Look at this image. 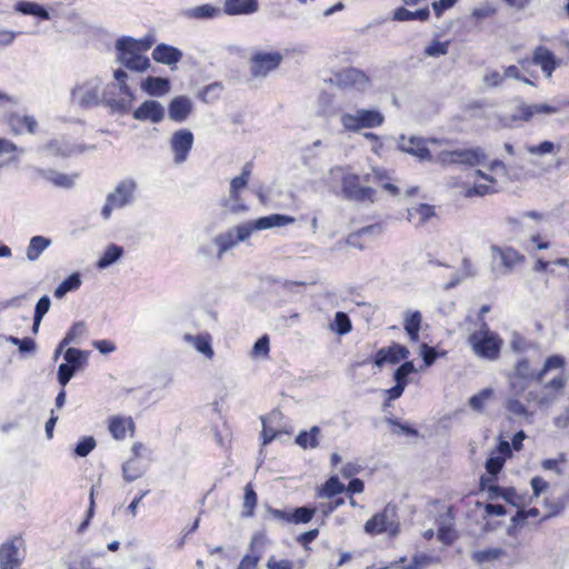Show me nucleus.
Returning a JSON list of instances; mask_svg holds the SVG:
<instances>
[{"mask_svg":"<svg viewBox=\"0 0 569 569\" xmlns=\"http://www.w3.org/2000/svg\"><path fill=\"white\" fill-rule=\"evenodd\" d=\"M293 222V217L272 213L269 216L260 217L256 220H249L237 224L227 231L217 234L212 239L213 244H216L218 248L217 258L220 260L227 251L233 249L240 242H246L256 231L286 227L288 224H292Z\"/></svg>","mask_w":569,"mask_h":569,"instance_id":"f257e3e1","label":"nucleus"},{"mask_svg":"<svg viewBox=\"0 0 569 569\" xmlns=\"http://www.w3.org/2000/svg\"><path fill=\"white\" fill-rule=\"evenodd\" d=\"M128 80V72L118 68L113 71V81L108 83L102 81L101 106L108 108L112 113H128L136 99Z\"/></svg>","mask_w":569,"mask_h":569,"instance_id":"f03ea898","label":"nucleus"},{"mask_svg":"<svg viewBox=\"0 0 569 569\" xmlns=\"http://www.w3.org/2000/svg\"><path fill=\"white\" fill-rule=\"evenodd\" d=\"M151 46L152 41L147 38L137 40L131 37H121L114 44L116 61L131 71L144 72L150 68V60L144 53Z\"/></svg>","mask_w":569,"mask_h":569,"instance_id":"7ed1b4c3","label":"nucleus"},{"mask_svg":"<svg viewBox=\"0 0 569 569\" xmlns=\"http://www.w3.org/2000/svg\"><path fill=\"white\" fill-rule=\"evenodd\" d=\"M339 121L346 131L359 132L362 129L381 127L385 116L377 108H346L339 111Z\"/></svg>","mask_w":569,"mask_h":569,"instance_id":"20e7f679","label":"nucleus"},{"mask_svg":"<svg viewBox=\"0 0 569 569\" xmlns=\"http://www.w3.org/2000/svg\"><path fill=\"white\" fill-rule=\"evenodd\" d=\"M502 339L498 333L491 331L486 322H481L480 328L469 335L468 345L472 352L482 359L495 361L500 356Z\"/></svg>","mask_w":569,"mask_h":569,"instance_id":"39448f33","label":"nucleus"},{"mask_svg":"<svg viewBox=\"0 0 569 569\" xmlns=\"http://www.w3.org/2000/svg\"><path fill=\"white\" fill-rule=\"evenodd\" d=\"M102 79L92 76L78 81L71 90V101L82 109L101 106Z\"/></svg>","mask_w":569,"mask_h":569,"instance_id":"423d86ee","label":"nucleus"},{"mask_svg":"<svg viewBox=\"0 0 569 569\" xmlns=\"http://www.w3.org/2000/svg\"><path fill=\"white\" fill-rule=\"evenodd\" d=\"M330 173L341 179L342 193L346 199L358 202H373L375 189L360 186V177L358 174L348 172L342 167L331 169Z\"/></svg>","mask_w":569,"mask_h":569,"instance_id":"0eeeda50","label":"nucleus"},{"mask_svg":"<svg viewBox=\"0 0 569 569\" xmlns=\"http://www.w3.org/2000/svg\"><path fill=\"white\" fill-rule=\"evenodd\" d=\"M137 190V182L133 179L120 181L116 188L107 194L106 203L101 209V217L104 220L110 219L112 211L129 206Z\"/></svg>","mask_w":569,"mask_h":569,"instance_id":"6e6552de","label":"nucleus"},{"mask_svg":"<svg viewBox=\"0 0 569 569\" xmlns=\"http://www.w3.org/2000/svg\"><path fill=\"white\" fill-rule=\"evenodd\" d=\"M399 528L397 508L390 503L365 523V532L370 536L388 533L390 537H395L398 535Z\"/></svg>","mask_w":569,"mask_h":569,"instance_id":"1a4fd4ad","label":"nucleus"},{"mask_svg":"<svg viewBox=\"0 0 569 569\" xmlns=\"http://www.w3.org/2000/svg\"><path fill=\"white\" fill-rule=\"evenodd\" d=\"M26 558L24 540L21 537H13L0 547V568L20 569Z\"/></svg>","mask_w":569,"mask_h":569,"instance_id":"9d476101","label":"nucleus"},{"mask_svg":"<svg viewBox=\"0 0 569 569\" xmlns=\"http://www.w3.org/2000/svg\"><path fill=\"white\" fill-rule=\"evenodd\" d=\"M562 63V60L557 58L555 53L545 46H538L532 52L531 59H523L520 64L523 69L528 64L540 67L543 76L547 79L552 77L553 71Z\"/></svg>","mask_w":569,"mask_h":569,"instance_id":"9b49d317","label":"nucleus"},{"mask_svg":"<svg viewBox=\"0 0 569 569\" xmlns=\"http://www.w3.org/2000/svg\"><path fill=\"white\" fill-rule=\"evenodd\" d=\"M193 142L194 137L189 129H179L171 134L169 147L174 164H181L188 160Z\"/></svg>","mask_w":569,"mask_h":569,"instance_id":"f8f14e48","label":"nucleus"},{"mask_svg":"<svg viewBox=\"0 0 569 569\" xmlns=\"http://www.w3.org/2000/svg\"><path fill=\"white\" fill-rule=\"evenodd\" d=\"M282 59V54L278 51H257L250 59V72L256 78H264L280 66Z\"/></svg>","mask_w":569,"mask_h":569,"instance_id":"ddd939ff","label":"nucleus"},{"mask_svg":"<svg viewBox=\"0 0 569 569\" xmlns=\"http://www.w3.org/2000/svg\"><path fill=\"white\" fill-rule=\"evenodd\" d=\"M94 146L86 147L81 144H74L68 140L52 139L41 147V151L48 157H61L67 158L77 153H82L86 150H93Z\"/></svg>","mask_w":569,"mask_h":569,"instance_id":"4468645a","label":"nucleus"},{"mask_svg":"<svg viewBox=\"0 0 569 569\" xmlns=\"http://www.w3.org/2000/svg\"><path fill=\"white\" fill-rule=\"evenodd\" d=\"M536 376L537 373L531 369L529 360L526 358L519 359L513 373L509 377L510 389L516 396L520 395L527 388V383L536 379Z\"/></svg>","mask_w":569,"mask_h":569,"instance_id":"2eb2a0df","label":"nucleus"},{"mask_svg":"<svg viewBox=\"0 0 569 569\" xmlns=\"http://www.w3.org/2000/svg\"><path fill=\"white\" fill-rule=\"evenodd\" d=\"M493 262H499L497 269L502 274L509 273L516 264L523 260V257L513 248L491 247ZM496 269V267H493Z\"/></svg>","mask_w":569,"mask_h":569,"instance_id":"dca6fc26","label":"nucleus"},{"mask_svg":"<svg viewBox=\"0 0 569 569\" xmlns=\"http://www.w3.org/2000/svg\"><path fill=\"white\" fill-rule=\"evenodd\" d=\"M398 148L402 152L418 158L420 161H430L432 159L431 152L427 148V141L419 137L411 136L407 138L401 134L398 140Z\"/></svg>","mask_w":569,"mask_h":569,"instance_id":"f3484780","label":"nucleus"},{"mask_svg":"<svg viewBox=\"0 0 569 569\" xmlns=\"http://www.w3.org/2000/svg\"><path fill=\"white\" fill-rule=\"evenodd\" d=\"M335 81L340 88H352L363 91L369 83V78L359 69L348 68L338 72Z\"/></svg>","mask_w":569,"mask_h":569,"instance_id":"a211bd4d","label":"nucleus"},{"mask_svg":"<svg viewBox=\"0 0 569 569\" xmlns=\"http://www.w3.org/2000/svg\"><path fill=\"white\" fill-rule=\"evenodd\" d=\"M133 119L159 123L164 119V108L157 100H146L133 112Z\"/></svg>","mask_w":569,"mask_h":569,"instance_id":"6ab92c4d","label":"nucleus"},{"mask_svg":"<svg viewBox=\"0 0 569 569\" xmlns=\"http://www.w3.org/2000/svg\"><path fill=\"white\" fill-rule=\"evenodd\" d=\"M409 356V350L407 347L393 343L387 348H381L376 352L375 356V365L379 368L383 367L387 363L396 365L401 360L407 359Z\"/></svg>","mask_w":569,"mask_h":569,"instance_id":"aec40b11","label":"nucleus"},{"mask_svg":"<svg viewBox=\"0 0 569 569\" xmlns=\"http://www.w3.org/2000/svg\"><path fill=\"white\" fill-rule=\"evenodd\" d=\"M456 164H463L468 167H476L480 164H485L488 156L483 148H463L456 149Z\"/></svg>","mask_w":569,"mask_h":569,"instance_id":"412c9836","label":"nucleus"},{"mask_svg":"<svg viewBox=\"0 0 569 569\" xmlns=\"http://www.w3.org/2000/svg\"><path fill=\"white\" fill-rule=\"evenodd\" d=\"M192 110V102L186 96L174 97L168 106L169 119L181 123L188 119Z\"/></svg>","mask_w":569,"mask_h":569,"instance_id":"4be33fe9","label":"nucleus"},{"mask_svg":"<svg viewBox=\"0 0 569 569\" xmlns=\"http://www.w3.org/2000/svg\"><path fill=\"white\" fill-rule=\"evenodd\" d=\"M37 174L59 188H72L76 183L77 174H66L53 169H37Z\"/></svg>","mask_w":569,"mask_h":569,"instance_id":"5701e85b","label":"nucleus"},{"mask_svg":"<svg viewBox=\"0 0 569 569\" xmlns=\"http://www.w3.org/2000/svg\"><path fill=\"white\" fill-rule=\"evenodd\" d=\"M182 340L192 346L199 353L203 355L207 359L211 360L214 351L211 345V337L208 333H200L197 336L184 333Z\"/></svg>","mask_w":569,"mask_h":569,"instance_id":"b1692460","label":"nucleus"},{"mask_svg":"<svg viewBox=\"0 0 569 569\" xmlns=\"http://www.w3.org/2000/svg\"><path fill=\"white\" fill-rule=\"evenodd\" d=\"M152 58L159 63L172 66L182 58V52L172 46L160 43L152 51Z\"/></svg>","mask_w":569,"mask_h":569,"instance_id":"393cba45","label":"nucleus"},{"mask_svg":"<svg viewBox=\"0 0 569 569\" xmlns=\"http://www.w3.org/2000/svg\"><path fill=\"white\" fill-rule=\"evenodd\" d=\"M109 432L116 440H123L127 436V431L134 430V423L132 418H123L119 416H113L109 419L108 425Z\"/></svg>","mask_w":569,"mask_h":569,"instance_id":"a878e982","label":"nucleus"},{"mask_svg":"<svg viewBox=\"0 0 569 569\" xmlns=\"http://www.w3.org/2000/svg\"><path fill=\"white\" fill-rule=\"evenodd\" d=\"M141 89L153 97H161L169 92L170 83L166 78L148 77L141 82Z\"/></svg>","mask_w":569,"mask_h":569,"instance_id":"bb28decb","label":"nucleus"},{"mask_svg":"<svg viewBox=\"0 0 569 569\" xmlns=\"http://www.w3.org/2000/svg\"><path fill=\"white\" fill-rule=\"evenodd\" d=\"M8 122L16 133H21L23 130L29 133H34L38 127V122L33 116H21L19 113H12Z\"/></svg>","mask_w":569,"mask_h":569,"instance_id":"cd10ccee","label":"nucleus"},{"mask_svg":"<svg viewBox=\"0 0 569 569\" xmlns=\"http://www.w3.org/2000/svg\"><path fill=\"white\" fill-rule=\"evenodd\" d=\"M258 10L257 0H226L224 12L228 14H249Z\"/></svg>","mask_w":569,"mask_h":569,"instance_id":"c85d7f7f","label":"nucleus"},{"mask_svg":"<svg viewBox=\"0 0 569 569\" xmlns=\"http://www.w3.org/2000/svg\"><path fill=\"white\" fill-rule=\"evenodd\" d=\"M422 322L420 311H406L403 327L411 341H418L419 330Z\"/></svg>","mask_w":569,"mask_h":569,"instance_id":"c756f323","label":"nucleus"},{"mask_svg":"<svg viewBox=\"0 0 569 569\" xmlns=\"http://www.w3.org/2000/svg\"><path fill=\"white\" fill-rule=\"evenodd\" d=\"M16 10L26 16H33L40 20H50L49 11L41 4L32 1H19L16 4Z\"/></svg>","mask_w":569,"mask_h":569,"instance_id":"7c9ffc66","label":"nucleus"},{"mask_svg":"<svg viewBox=\"0 0 569 569\" xmlns=\"http://www.w3.org/2000/svg\"><path fill=\"white\" fill-rule=\"evenodd\" d=\"M321 430L319 427L313 426L309 430L300 431L296 437V443L302 449H315L319 446V437Z\"/></svg>","mask_w":569,"mask_h":569,"instance_id":"2f4dec72","label":"nucleus"},{"mask_svg":"<svg viewBox=\"0 0 569 569\" xmlns=\"http://www.w3.org/2000/svg\"><path fill=\"white\" fill-rule=\"evenodd\" d=\"M51 240L43 236H34L30 239L26 250V256L29 261H36L41 253L49 248Z\"/></svg>","mask_w":569,"mask_h":569,"instance_id":"473e14b6","label":"nucleus"},{"mask_svg":"<svg viewBox=\"0 0 569 569\" xmlns=\"http://www.w3.org/2000/svg\"><path fill=\"white\" fill-rule=\"evenodd\" d=\"M520 114L519 118L529 121L532 119L536 114L545 113V114H552L557 112V108L547 104V103H537V104H523L519 108Z\"/></svg>","mask_w":569,"mask_h":569,"instance_id":"72a5a7b5","label":"nucleus"},{"mask_svg":"<svg viewBox=\"0 0 569 569\" xmlns=\"http://www.w3.org/2000/svg\"><path fill=\"white\" fill-rule=\"evenodd\" d=\"M146 472V467L139 459L131 458L122 465V477L127 482H132L141 478Z\"/></svg>","mask_w":569,"mask_h":569,"instance_id":"f704fd0d","label":"nucleus"},{"mask_svg":"<svg viewBox=\"0 0 569 569\" xmlns=\"http://www.w3.org/2000/svg\"><path fill=\"white\" fill-rule=\"evenodd\" d=\"M123 256V248L118 244H109L97 261L98 269H106L116 263Z\"/></svg>","mask_w":569,"mask_h":569,"instance_id":"c9c22d12","label":"nucleus"},{"mask_svg":"<svg viewBox=\"0 0 569 569\" xmlns=\"http://www.w3.org/2000/svg\"><path fill=\"white\" fill-rule=\"evenodd\" d=\"M430 11L429 8H422L417 11H410L403 7H400L393 12V20L396 21H410V20H420L426 21L429 19Z\"/></svg>","mask_w":569,"mask_h":569,"instance_id":"e433bc0d","label":"nucleus"},{"mask_svg":"<svg viewBox=\"0 0 569 569\" xmlns=\"http://www.w3.org/2000/svg\"><path fill=\"white\" fill-rule=\"evenodd\" d=\"M88 357L89 351L77 348H68L63 353L64 361L77 371L87 365Z\"/></svg>","mask_w":569,"mask_h":569,"instance_id":"4c0bfd02","label":"nucleus"},{"mask_svg":"<svg viewBox=\"0 0 569 569\" xmlns=\"http://www.w3.org/2000/svg\"><path fill=\"white\" fill-rule=\"evenodd\" d=\"M81 283L80 273L73 272L54 289L53 296L57 299H62L68 292L78 290Z\"/></svg>","mask_w":569,"mask_h":569,"instance_id":"58836bf2","label":"nucleus"},{"mask_svg":"<svg viewBox=\"0 0 569 569\" xmlns=\"http://www.w3.org/2000/svg\"><path fill=\"white\" fill-rule=\"evenodd\" d=\"M329 330L339 336L349 333L352 330L349 316L343 311L336 312L333 320L329 323Z\"/></svg>","mask_w":569,"mask_h":569,"instance_id":"ea45409f","label":"nucleus"},{"mask_svg":"<svg viewBox=\"0 0 569 569\" xmlns=\"http://www.w3.org/2000/svg\"><path fill=\"white\" fill-rule=\"evenodd\" d=\"M257 502H258V496H257L256 491L253 490L252 485L251 483L246 485L241 517L242 518L252 517L254 515V509L257 507Z\"/></svg>","mask_w":569,"mask_h":569,"instance_id":"a19ab883","label":"nucleus"},{"mask_svg":"<svg viewBox=\"0 0 569 569\" xmlns=\"http://www.w3.org/2000/svg\"><path fill=\"white\" fill-rule=\"evenodd\" d=\"M433 214V207L426 203H421L408 210V219L417 222L418 224L426 222Z\"/></svg>","mask_w":569,"mask_h":569,"instance_id":"79ce46f5","label":"nucleus"},{"mask_svg":"<svg viewBox=\"0 0 569 569\" xmlns=\"http://www.w3.org/2000/svg\"><path fill=\"white\" fill-rule=\"evenodd\" d=\"M383 229H382V226L379 224V223H375V224H370V226H366L361 229H359L358 231L351 233L349 237H348V240L347 242L349 244H352V246H358L357 244V240L359 238H362V237H378L382 233Z\"/></svg>","mask_w":569,"mask_h":569,"instance_id":"37998d69","label":"nucleus"},{"mask_svg":"<svg viewBox=\"0 0 569 569\" xmlns=\"http://www.w3.org/2000/svg\"><path fill=\"white\" fill-rule=\"evenodd\" d=\"M566 365V360L562 356L553 355L545 360L542 368L537 372L536 380L541 382L543 377L550 370L562 369Z\"/></svg>","mask_w":569,"mask_h":569,"instance_id":"c03bdc74","label":"nucleus"},{"mask_svg":"<svg viewBox=\"0 0 569 569\" xmlns=\"http://www.w3.org/2000/svg\"><path fill=\"white\" fill-rule=\"evenodd\" d=\"M218 14L219 9L211 4L198 6L186 11V16L193 19H211Z\"/></svg>","mask_w":569,"mask_h":569,"instance_id":"a18cd8bd","label":"nucleus"},{"mask_svg":"<svg viewBox=\"0 0 569 569\" xmlns=\"http://www.w3.org/2000/svg\"><path fill=\"white\" fill-rule=\"evenodd\" d=\"M497 192L496 183L491 182H476L472 187L465 190V197H483Z\"/></svg>","mask_w":569,"mask_h":569,"instance_id":"49530a36","label":"nucleus"},{"mask_svg":"<svg viewBox=\"0 0 569 569\" xmlns=\"http://www.w3.org/2000/svg\"><path fill=\"white\" fill-rule=\"evenodd\" d=\"M506 556V551L501 548H489L476 551L472 559L478 563L490 562Z\"/></svg>","mask_w":569,"mask_h":569,"instance_id":"de8ad7c7","label":"nucleus"},{"mask_svg":"<svg viewBox=\"0 0 569 569\" xmlns=\"http://www.w3.org/2000/svg\"><path fill=\"white\" fill-rule=\"evenodd\" d=\"M493 395V390L491 388H485L477 395L470 397L468 403L469 407L477 412H482L485 408V403L488 399H490Z\"/></svg>","mask_w":569,"mask_h":569,"instance_id":"09e8293b","label":"nucleus"},{"mask_svg":"<svg viewBox=\"0 0 569 569\" xmlns=\"http://www.w3.org/2000/svg\"><path fill=\"white\" fill-rule=\"evenodd\" d=\"M316 509L299 507L290 511V523H308L315 516Z\"/></svg>","mask_w":569,"mask_h":569,"instance_id":"8fccbe9b","label":"nucleus"},{"mask_svg":"<svg viewBox=\"0 0 569 569\" xmlns=\"http://www.w3.org/2000/svg\"><path fill=\"white\" fill-rule=\"evenodd\" d=\"M270 351V340L267 335L260 337L253 345L250 356L254 359H266Z\"/></svg>","mask_w":569,"mask_h":569,"instance_id":"3c124183","label":"nucleus"},{"mask_svg":"<svg viewBox=\"0 0 569 569\" xmlns=\"http://www.w3.org/2000/svg\"><path fill=\"white\" fill-rule=\"evenodd\" d=\"M97 446L92 436L82 437L74 447V455L77 457H87Z\"/></svg>","mask_w":569,"mask_h":569,"instance_id":"603ef678","label":"nucleus"},{"mask_svg":"<svg viewBox=\"0 0 569 569\" xmlns=\"http://www.w3.org/2000/svg\"><path fill=\"white\" fill-rule=\"evenodd\" d=\"M415 371H416V368H415L413 362L406 361L405 363H402L401 366H399L396 369V371L393 373V379L397 383L406 387L408 383L407 377Z\"/></svg>","mask_w":569,"mask_h":569,"instance_id":"864d4df0","label":"nucleus"},{"mask_svg":"<svg viewBox=\"0 0 569 569\" xmlns=\"http://www.w3.org/2000/svg\"><path fill=\"white\" fill-rule=\"evenodd\" d=\"M506 409L517 417H529L530 413L527 407L517 398H509L506 400Z\"/></svg>","mask_w":569,"mask_h":569,"instance_id":"5fc2aeb1","label":"nucleus"},{"mask_svg":"<svg viewBox=\"0 0 569 569\" xmlns=\"http://www.w3.org/2000/svg\"><path fill=\"white\" fill-rule=\"evenodd\" d=\"M86 333V325L83 322H76L70 330L67 332L66 337L62 339V345H70L72 342H77L79 338H81Z\"/></svg>","mask_w":569,"mask_h":569,"instance_id":"6e6d98bb","label":"nucleus"},{"mask_svg":"<svg viewBox=\"0 0 569 569\" xmlns=\"http://www.w3.org/2000/svg\"><path fill=\"white\" fill-rule=\"evenodd\" d=\"M527 151L531 154L545 156L556 151V146L552 141H543L537 146H527Z\"/></svg>","mask_w":569,"mask_h":569,"instance_id":"4d7b16f0","label":"nucleus"},{"mask_svg":"<svg viewBox=\"0 0 569 569\" xmlns=\"http://www.w3.org/2000/svg\"><path fill=\"white\" fill-rule=\"evenodd\" d=\"M489 496H490V498L501 497L506 501H508L510 503H515L513 498L516 496V492H515L513 488H501L498 486H492L489 488Z\"/></svg>","mask_w":569,"mask_h":569,"instance_id":"13d9d810","label":"nucleus"},{"mask_svg":"<svg viewBox=\"0 0 569 569\" xmlns=\"http://www.w3.org/2000/svg\"><path fill=\"white\" fill-rule=\"evenodd\" d=\"M76 372H77V370H74L67 362L61 363L59 366L57 379H58V382L62 386V388H64L68 385V382L71 380V378L74 376Z\"/></svg>","mask_w":569,"mask_h":569,"instance_id":"bf43d9fd","label":"nucleus"},{"mask_svg":"<svg viewBox=\"0 0 569 569\" xmlns=\"http://www.w3.org/2000/svg\"><path fill=\"white\" fill-rule=\"evenodd\" d=\"M448 52V42L432 41L426 49L425 53L429 57H440Z\"/></svg>","mask_w":569,"mask_h":569,"instance_id":"052dcab7","label":"nucleus"},{"mask_svg":"<svg viewBox=\"0 0 569 569\" xmlns=\"http://www.w3.org/2000/svg\"><path fill=\"white\" fill-rule=\"evenodd\" d=\"M437 537L445 545H450L456 540V533L451 525H441Z\"/></svg>","mask_w":569,"mask_h":569,"instance_id":"680f3d73","label":"nucleus"},{"mask_svg":"<svg viewBox=\"0 0 569 569\" xmlns=\"http://www.w3.org/2000/svg\"><path fill=\"white\" fill-rule=\"evenodd\" d=\"M325 493L329 497H333L345 491V486L338 480V478H330L325 485Z\"/></svg>","mask_w":569,"mask_h":569,"instance_id":"e2e57ef3","label":"nucleus"},{"mask_svg":"<svg viewBox=\"0 0 569 569\" xmlns=\"http://www.w3.org/2000/svg\"><path fill=\"white\" fill-rule=\"evenodd\" d=\"M505 458L502 457H490L486 461V470L488 473L496 476L503 467Z\"/></svg>","mask_w":569,"mask_h":569,"instance_id":"0e129e2a","label":"nucleus"},{"mask_svg":"<svg viewBox=\"0 0 569 569\" xmlns=\"http://www.w3.org/2000/svg\"><path fill=\"white\" fill-rule=\"evenodd\" d=\"M420 356L423 359L425 366L430 367L436 361L438 353L432 347H429L427 343H423L420 347Z\"/></svg>","mask_w":569,"mask_h":569,"instance_id":"69168bd1","label":"nucleus"},{"mask_svg":"<svg viewBox=\"0 0 569 569\" xmlns=\"http://www.w3.org/2000/svg\"><path fill=\"white\" fill-rule=\"evenodd\" d=\"M505 80L503 73H500L499 71L491 70L486 72L483 76V83L487 87H497L502 83Z\"/></svg>","mask_w":569,"mask_h":569,"instance_id":"338daca9","label":"nucleus"},{"mask_svg":"<svg viewBox=\"0 0 569 569\" xmlns=\"http://www.w3.org/2000/svg\"><path fill=\"white\" fill-rule=\"evenodd\" d=\"M465 279L475 278L478 274V270L472 263V261L468 258H463L461 261V268L458 271Z\"/></svg>","mask_w":569,"mask_h":569,"instance_id":"774afa93","label":"nucleus"}]
</instances>
